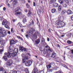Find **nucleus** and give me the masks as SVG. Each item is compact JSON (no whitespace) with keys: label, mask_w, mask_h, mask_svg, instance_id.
Wrapping results in <instances>:
<instances>
[{"label":"nucleus","mask_w":73,"mask_h":73,"mask_svg":"<svg viewBox=\"0 0 73 73\" xmlns=\"http://www.w3.org/2000/svg\"><path fill=\"white\" fill-rule=\"evenodd\" d=\"M11 53V56L14 57L16 56L17 53L19 52L18 49L15 48L13 47V46H11L9 47V50L8 53Z\"/></svg>","instance_id":"obj_1"},{"label":"nucleus","mask_w":73,"mask_h":73,"mask_svg":"<svg viewBox=\"0 0 73 73\" xmlns=\"http://www.w3.org/2000/svg\"><path fill=\"white\" fill-rule=\"evenodd\" d=\"M56 25L57 28H62L65 26V24L64 22H62L60 20L57 21L56 22Z\"/></svg>","instance_id":"obj_2"},{"label":"nucleus","mask_w":73,"mask_h":73,"mask_svg":"<svg viewBox=\"0 0 73 73\" xmlns=\"http://www.w3.org/2000/svg\"><path fill=\"white\" fill-rule=\"evenodd\" d=\"M4 54L5 56H4L3 57V59L5 61H8V58H7V57L8 58H10L11 57V53H10L9 52H8L7 53H4Z\"/></svg>","instance_id":"obj_3"},{"label":"nucleus","mask_w":73,"mask_h":73,"mask_svg":"<svg viewBox=\"0 0 73 73\" xmlns=\"http://www.w3.org/2000/svg\"><path fill=\"white\" fill-rule=\"evenodd\" d=\"M7 23L8 21H7V20L5 19L3 21L2 24V25H5V28H7V29H9V27L8 26V25H7Z\"/></svg>","instance_id":"obj_4"},{"label":"nucleus","mask_w":73,"mask_h":73,"mask_svg":"<svg viewBox=\"0 0 73 73\" xmlns=\"http://www.w3.org/2000/svg\"><path fill=\"white\" fill-rule=\"evenodd\" d=\"M21 56L23 58V63H24V62H26V61H27L26 60H28V59H29L28 57L27 56H26L25 54H22Z\"/></svg>","instance_id":"obj_5"},{"label":"nucleus","mask_w":73,"mask_h":73,"mask_svg":"<svg viewBox=\"0 0 73 73\" xmlns=\"http://www.w3.org/2000/svg\"><path fill=\"white\" fill-rule=\"evenodd\" d=\"M35 31V29H33V27H31L30 28V31L28 33L30 36H32L33 35V33Z\"/></svg>","instance_id":"obj_6"},{"label":"nucleus","mask_w":73,"mask_h":73,"mask_svg":"<svg viewBox=\"0 0 73 73\" xmlns=\"http://www.w3.org/2000/svg\"><path fill=\"white\" fill-rule=\"evenodd\" d=\"M38 69L37 68H35L34 69L33 71V72L32 73H38ZM44 73V72L43 71H41L39 72V73Z\"/></svg>","instance_id":"obj_7"},{"label":"nucleus","mask_w":73,"mask_h":73,"mask_svg":"<svg viewBox=\"0 0 73 73\" xmlns=\"http://www.w3.org/2000/svg\"><path fill=\"white\" fill-rule=\"evenodd\" d=\"M31 22H30V24H29L27 25L28 27H31L32 25H34V21H33V20H31Z\"/></svg>","instance_id":"obj_8"},{"label":"nucleus","mask_w":73,"mask_h":73,"mask_svg":"<svg viewBox=\"0 0 73 73\" xmlns=\"http://www.w3.org/2000/svg\"><path fill=\"white\" fill-rule=\"evenodd\" d=\"M35 43L34 44L35 45H38L39 44L40 42V39L38 38L35 41Z\"/></svg>","instance_id":"obj_9"},{"label":"nucleus","mask_w":73,"mask_h":73,"mask_svg":"<svg viewBox=\"0 0 73 73\" xmlns=\"http://www.w3.org/2000/svg\"><path fill=\"white\" fill-rule=\"evenodd\" d=\"M17 40H16L15 41L13 40H11L10 41V45H12V44H15L16 42H17Z\"/></svg>","instance_id":"obj_10"},{"label":"nucleus","mask_w":73,"mask_h":73,"mask_svg":"<svg viewBox=\"0 0 73 73\" xmlns=\"http://www.w3.org/2000/svg\"><path fill=\"white\" fill-rule=\"evenodd\" d=\"M20 50L24 52H27V49L25 48H23V47H21L19 48Z\"/></svg>","instance_id":"obj_11"},{"label":"nucleus","mask_w":73,"mask_h":73,"mask_svg":"<svg viewBox=\"0 0 73 73\" xmlns=\"http://www.w3.org/2000/svg\"><path fill=\"white\" fill-rule=\"evenodd\" d=\"M7 64H8L9 66H10L12 64V60H8L7 62Z\"/></svg>","instance_id":"obj_12"},{"label":"nucleus","mask_w":73,"mask_h":73,"mask_svg":"<svg viewBox=\"0 0 73 73\" xmlns=\"http://www.w3.org/2000/svg\"><path fill=\"white\" fill-rule=\"evenodd\" d=\"M66 12L67 14H68V15H70L73 13V12H72V11L70 10H68V11H67Z\"/></svg>","instance_id":"obj_13"},{"label":"nucleus","mask_w":73,"mask_h":73,"mask_svg":"<svg viewBox=\"0 0 73 73\" xmlns=\"http://www.w3.org/2000/svg\"><path fill=\"white\" fill-rule=\"evenodd\" d=\"M48 50H49V51H50V52H52V51H53V50L51 49V48H50L48 46H45V48H48Z\"/></svg>","instance_id":"obj_14"},{"label":"nucleus","mask_w":73,"mask_h":73,"mask_svg":"<svg viewBox=\"0 0 73 73\" xmlns=\"http://www.w3.org/2000/svg\"><path fill=\"white\" fill-rule=\"evenodd\" d=\"M20 11H21V9L20 7H17L15 9V12H20Z\"/></svg>","instance_id":"obj_15"},{"label":"nucleus","mask_w":73,"mask_h":73,"mask_svg":"<svg viewBox=\"0 0 73 73\" xmlns=\"http://www.w3.org/2000/svg\"><path fill=\"white\" fill-rule=\"evenodd\" d=\"M53 6L54 7H58V4L57 3H54L53 4Z\"/></svg>","instance_id":"obj_16"},{"label":"nucleus","mask_w":73,"mask_h":73,"mask_svg":"<svg viewBox=\"0 0 73 73\" xmlns=\"http://www.w3.org/2000/svg\"><path fill=\"white\" fill-rule=\"evenodd\" d=\"M56 57V54L55 53H53L52 54V57L53 58H54Z\"/></svg>","instance_id":"obj_17"},{"label":"nucleus","mask_w":73,"mask_h":73,"mask_svg":"<svg viewBox=\"0 0 73 73\" xmlns=\"http://www.w3.org/2000/svg\"><path fill=\"white\" fill-rule=\"evenodd\" d=\"M44 42H45V39L42 38L41 39V43L42 44H43L44 43Z\"/></svg>","instance_id":"obj_18"},{"label":"nucleus","mask_w":73,"mask_h":73,"mask_svg":"<svg viewBox=\"0 0 73 73\" xmlns=\"http://www.w3.org/2000/svg\"><path fill=\"white\" fill-rule=\"evenodd\" d=\"M33 38L34 39H37V35L36 34H34L33 35Z\"/></svg>","instance_id":"obj_19"},{"label":"nucleus","mask_w":73,"mask_h":73,"mask_svg":"<svg viewBox=\"0 0 73 73\" xmlns=\"http://www.w3.org/2000/svg\"><path fill=\"white\" fill-rule=\"evenodd\" d=\"M53 64L52 63H51L50 64L48 65L47 66V68L48 69H49L51 68V66L52 65V64Z\"/></svg>","instance_id":"obj_20"},{"label":"nucleus","mask_w":73,"mask_h":73,"mask_svg":"<svg viewBox=\"0 0 73 73\" xmlns=\"http://www.w3.org/2000/svg\"><path fill=\"white\" fill-rule=\"evenodd\" d=\"M27 18V17H26L25 19H23V22L24 24H25V23L27 21V19H26Z\"/></svg>","instance_id":"obj_21"},{"label":"nucleus","mask_w":73,"mask_h":73,"mask_svg":"<svg viewBox=\"0 0 73 73\" xmlns=\"http://www.w3.org/2000/svg\"><path fill=\"white\" fill-rule=\"evenodd\" d=\"M32 13H31V11L29 10V13L27 14L28 17H30V16H31V15Z\"/></svg>","instance_id":"obj_22"},{"label":"nucleus","mask_w":73,"mask_h":73,"mask_svg":"<svg viewBox=\"0 0 73 73\" xmlns=\"http://www.w3.org/2000/svg\"><path fill=\"white\" fill-rule=\"evenodd\" d=\"M65 0H58V2L59 3H60V4H62L63 3V2Z\"/></svg>","instance_id":"obj_23"},{"label":"nucleus","mask_w":73,"mask_h":73,"mask_svg":"<svg viewBox=\"0 0 73 73\" xmlns=\"http://www.w3.org/2000/svg\"><path fill=\"white\" fill-rule=\"evenodd\" d=\"M1 34H2L3 36H6V35H7V33L5 31L3 33H1Z\"/></svg>","instance_id":"obj_24"},{"label":"nucleus","mask_w":73,"mask_h":73,"mask_svg":"<svg viewBox=\"0 0 73 73\" xmlns=\"http://www.w3.org/2000/svg\"><path fill=\"white\" fill-rule=\"evenodd\" d=\"M27 62L30 66V65H32V62L31 60H29Z\"/></svg>","instance_id":"obj_25"},{"label":"nucleus","mask_w":73,"mask_h":73,"mask_svg":"<svg viewBox=\"0 0 73 73\" xmlns=\"http://www.w3.org/2000/svg\"><path fill=\"white\" fill-rule=\"evenodd\" d=\"M61 5H60L58 7V10L59 11H61Z\"/></svg>","instance_id":"obj_26"},{"label":"nucleus","mask_w":73,"mask_h":73,"mask_svg":"<svg viewBox=\"0 0 73 73\" xmlns=\"http://www.w3.org/2000/svg\"><path fill=\"white\" fill-rule=\"evenodd\" d=\"M5 70L3 68V67H1L0 68V71L1 72V71L2 72V73H3V72Z\"/></svg>","instance_id":"obj_27"},{"label":"nucleus","mask_w":73,"mask_h":73,"mask_svg":"<svg viewBox=\"0 0 73 73\" xmlns=\"http://www.w3.org/2000/svg\"><path fill=\"white\" fill-rule=\"evenodd\" d=\"M20 14H21V12L20 11L19 12H17V13H15V15L16 16H17V15H20Z\"/></svg>","instance_id":"obj_28"},{"label":"nucleus","mask_w":73,"mask_h":73,"mask_svg":"<svg viewBox=\"0 0 73 73\" xmlns=\"http://www.w3.org/2000/svg\"><path fill=\"white\" fill-rule=\"evenodd\" d=\"M56 11V10L54 9H53L52 10V13H55Z\"/></svg>","instance_id":"obj_29"},{"label":"nucleus","mask_w":73,"mask_h":73,"mask_svg":"<svg viewBox=\"0 0 73 73\" xmlns=\"http://www.w3.org/2000/svg\"><path fill=\"white\" fill-rule=\"evenodd\" d=\"M47 52H48L46 50H43V53H44V54H46Z\"/></svg>","instance_id":"obj_30"},{"label":"nucleus","mask_w":73,"mask_h":73,"mask_svg":"<svg viewBox=\"0 0 73 73\" xmlns=\"http://www.w3.org/2000/svg\"><path fill=\"white\" fill-rule=\"evenodd\" d=\"M8 70H5L3 71V73H8Z\"/></svg>","instance_id":"obj_31"},{"label":"nucleus","mask_w":73,"mask_h":73,"mask_svg":"<svg viewBox=\"0 0 73 73\" xmlns=\"http://www.w3.org/2000/svg\"><path fill=\"white\" fill-rule=\"evenodd\" d=\"M25 62V66H30V65L27 62V63Z\"/></svg>","instance_id":"obj_32"},{"label":"nucleus","mask_w":73,"mask_h":73,"mask_svg":"<svg viewBox=\"0 0 73 73\" xmlns=\"http://www.w3.org/2000/svg\"><path fill=\"white\" fill-rule=\"evenodd\" d=\"M3 29H2V28L0 27V33L1 34V33H3Z\"/></svg>","instance_id":"obj_33"},{"label":"nucleus","mask_w":73,"mask_h":73,"mask_svg":"<svg viewBox=\"0 0 73 73\" xmlns=\"http://www.w3.org/2000/svg\"><path fill=\"white\" fill-rule=\"evenodd\" d=\"M17 2L16 1H15L13 2V4L14 5H16V4H17Z\"/></svg>","instance_id":"obj_34"},{"label":"nucleus","mask_w":73,"mask_h":73,"mask_svg":"<svg viewBox=\"0 0 73 73\" xmlns=\"http://www.w3.org/2000/svg\"><path fill=\"white\" fill-rule=\"evenodd\" d=\"M67 43L68 44H70L72 43V42L70 41V40H68L67 41Z\"/></svg>","instance_id":"obj_35"},{"label":"nucleus","mask_w":73,"mask_h":73,"mask_svg":"<svg viewBox=\"0 0 73 73\" xmlns=\"http://www.w3.org/2000/svg\"><path fill=\"white\" fill-rule=\"evenodd\" d=\"M53 69H50L49 70H48V72H52L53 71Z\"/></svg>","instance_id":"obj_36"},{"label":"nucleus","mask_w":73,"mask_h":73,"mask_svg":"<svg viewBox=\"0 0 73 73\" xmlns=\"http://www.w3.org/2000/svg\"><path fill=\"white\" fill-rule=\"evenodd\" d=\"M62 15H64V14H65V11L64 10H63L62 12Z\"/></svg>","instance_id":"obj_37"},{"label":"nucleus","mask_w":73,"mask_h":73,"mask_svg":"<svg viewBox=\"0 0 73 73\" xmlns=\"http://www.w3.org/2000/svg\"><path fill=\"white\" fill-rule=\"evenodd\" d=\"M54 2L52 0H50V4H52Z\"/></svg>","instance_id":"obj_38"},{"label":"nucleus","mask_w":73,"mask_h":73,"mask_svg":"<svg viewBox=\"0 0 73 73\" xmlns=\"http://www.w3.org/2000/svg\"><path fill=\"white\" fill-rule=\"evenodd\" d=\"M35 34L36 35H40V33H39V32L38 31H37L35 33Z\"/></svg>","instance_id":"obj_39"},{"label":"nucleus","mask_w":73,"mask_h":73,"mask_svg":"<svg viewBox=\"0 0 73 73\" xmlns=\"http://www.w3.org/2000/svg\"><path fill=\"white\" fill-rule=\"evenodd\" d=\"M12 73H17V71L15 70H13V72Z\"/></svg>","instance_id":"obj_40"},{"label":"nucleus","mask_w":73,"mask_h":73,"mask_svg":"<svg viewBox=\"0 0 73 73\" xmlns=\"http://www.w3.org/2000/svg\"><path fill=\"white\" fill-rule=\"evenodd\" d=\"M39 60L40 61H41L42 60V58H41V57H38Z\"/></svg>","instance_id":"obj_41"},{"label":"nucleus","mask_w":73,"mask_h":73,"mask_svg":"<svg viewBox=\"0 0 73 73\" xmlns=\"http://www.w3.org/2000/svg\"><path fill=\"white\" fill-rule=\"evenodd\" d=\"M46 57H49V54L48 53L46 54Z\"/></svg>","instance_id":"obj_42"},{"label":"nucleus","mask_w":73,"mask_h":73,"mask_svg":"<svg viewBox=\"0 0 73 73\" xmlns=\"http://www.w3.org/2000/svg\"><path fill=\"white\" fill-rule=\"evenodd\" d=\"M26 6H27V8H29V7H30V6L29 5V4H27Z\"/></svg>","instance_id":"obj_43"},{"label":"nucleus","mask_w":73,"mask_h":73,"mask_svg":"<svg viewBox=\"0 0 73 73\" xmlns=\"http://www.w3.org/2000/svg\"><path fill=\"white\" fill-rule=\"evenodd\" d=\"M11 31L12 33H14V31H13V28H12L11 29Z\"/></svg>","instance_id":"obj_44"},{"label":"nucleus","mask_w":73,"mask_h":73,"mask_svg":"<svg viewBox=\"0 0 73 73\" xmlns=\"http://www.w3.org/2000/svg\"><path fill=\"white\" fill-rule=\"evenodd\" d=\"M22 70L23 72H25V68H23L22 69Z\"/></svg>","instance_id":"obj_45"},{"label":"nucleus","mask_w":73,"mask_h":73,"mask_svg":"<svg viewBox=\"0 0 73 73\" xmlns=\"http://www.w3.org/2000/svg\"><path fill=\"white\" fill-rule=\"evenodd\" d=\"M3 42V41H2V40H1V39H0V44H1Z\"/></svg>","instance_id":"obj_46"},{"label":"nucleus","mask_w":73,"mask_h":73,"mask_svg":"<svg viewBox=\"0 0 73 73\" xmlns=\"http://www.w3.org/2000/svg\"><path fill=\"white\" fill-rule=\"evenodd\" d=\"M64 67L65 68H66V69H68V67L67 66H66V65H64Z\"/></svg>","instance_id":"obj_47"},{"label":"nucleus","mask_w":73,"mask_h":73,"mask_svg":"<svg viewBox=\"0 0 73 73\" xmlns=\"http://www.w3.org/2000/svg\"><path fill=\"white\" fill-rule=\"evenodd\" d=\"M64 7H65V8H66V7H67V5H66V4H64Z\"/></svg>","instance_id":"obj_48"},{"label":"nucleus","mask_w":73,"mask_h":73,"mask_svg":"<svg viewBox=\"0 0 73 73\" xmlns=\"http://www.w3.org/2000/svg\"><path fill=\"white\" fill-rule=\"evenodd\" d=\"M2 52H3V50L0 49V54H1Z\"/></svg>","instance_id":"obj_49"},{"label":"nucleus","mask_w":73,"mask_h":73,"mask_svg":"<svg viewBox=\"0 0 73 73\" xmlns=\"http://www.w3.org/2000/svg\"><path fill=\"white\" fill-rule=\"evenodd\" d=\"M33 5L34 7H35V6H36V3H35V2L33 3Z\"/></svg>","instance_id":"obj_50"},{"label":"nucleus","mask_w":73,"mask_h":73,"mask_svg":"<svg viewBox=\"0 0 73 73\" xmlns=\"http://www.w3.org/2000/svg\"><path fill=\"white\" fill-rule=\"evenodd\" d=\"M48 32L50 33H51V31H50V29H49L48 30Z\"/></svg>","instance_id":"obj_51"},{"label":"nucleus","mask_w":73,"mask_h":73,"mask_svg":"<svg viewBox=\"0 0 73 73\" xmlns=\"http://www.w3.org/2000/svg\"><path fill=\"white\" fill-rule=\"evenodd\" d=\"M22 3H25V1L24 0H22Z\"/></svg>","instance_id":"obj_52"},{"label":"nucleus","mask_w":73,"mask_h":73,"mask_svg":"<svg viewBox=\"0 0 73 73\" xmlns=\"http://www.w3.org/2000/svg\"><path fill=\"white\" fill-rule=\"evenodd\" d=\"M19 39H20L21 40V41H23V39L21 37Z\"/></svg>","instance_id":"obj_53"},{"label":"nucleus","mask_w":73,"mask_h":73,"mask_svg":"<svg viewBox=\"0 0 73 73\" xmlns=\"http://www.w3.org/2000/svg\"><path fill=\"white\" fill-rule=\"evenodd\" d=\"M21 24V23H20V22H19L18 23L17 25H19L20 26V25Z\"/></svg>","instance_id":"obj_54"},{"label":"nucleus","mask_w":73,"mask_h":73,"mask_svg":"<svg viewBox=\"0 0 73 73\" xmlns=\"http://www.w3.org/2000/svg\"><path fill=\"white\" fill-rule=\"evenodd\" d=\"M17 38H19V39H20V36H17Z\"/></svg>","instance_id":"obj_55"},{"label":"nucleus","mask_w":73,"mask_h":73,"mask_svg":"<svg viewBox=\"0 0 73 73\" xmlns=\"http://www.w3.org/2000/svg\"><path fill=\"white\" fill-rule=\"evenodd\" d=\"M47 40L48 41H49L50 40L49 38H47Z\"/></svg>","instance_id":"obj_56"},{"label":"nucleus","mask_w":73,"mask_h":73,"mask_svg":"<svg viewBox=\"0 0 73 73\" xmlns=\"http://www.w3.org/2000/svg\"><path fill=\"white\" fill-rule=\"evenodd\" d=\"M19 26L20 27H23V25H22V24H21Z\"/></svg>","instance_id":"obj_57"},{"label":"nucleus","mask_w":73,"mask_h":73,"mask_svg":"<svg viewBox=\"0 0 73 73\" xmlns=\"http://www.w3.org/2000/svg\"><path fill=\"white\" fill-rule=\"evenodd\" d=\"M21 31L22 32H24V29H21Z\"/></svg>","instance_id":"obj_58"},{"label":"nucleus","mask_w":73,"mask_h":73,"mask_svg":"<svg viewBox=\"0 0 73 73\" xmlns=\"http://www.w3.org/2000/svg\"><path fill=\"white\" fill-rule=\"evenodd\" d=\"M8 34H9V35H10V34H11V32L10 31H8Z\"/></svg>","instance_id":"obj_59"},{"label":"nucleus","mask_w":73,"mask_h":73,"mask_svg":"<svg viewBox=\"0 0 73 73\" xmlns=\"http://www.w3.org/2000/svg\"><path fill=\"white\" fill-rule=\"evenodd\" d=\"M26 37L27 38H28V35L27 34L26 35Z\"/></svg>","instance_id":"obj_60"},{"label":"nucleus","mask_w":73,"mask_h":73,"mask_svg":"<svg viewBox=\"0 0 73 73\" xmlns=\"http://www.w3.org/2000/svg\"><path fill=\"white\" fill-rule=\"evenodd\" d=\"M25 11L26 12H28V10H27V9H25Z\"/></svg>","instance_id":"obj_61"},{"label":"nucleus","mask_w":73,"mask_h":73,"mask_svg":"<svg viewBox=\"0 0 73 73\" xmlns=\"http://www.w3.org/2000/svg\"><path fill=\"white\" fill-rule=\"evenodd\" d=\"M71 53H72V54H73V50H71Z\"/></svg>","instance_id":"obj_62"},{"label":"nucleus","mask_w":73,"mask_h":73,"mask_svg":"<svg viewBox=\"0 0 73 73\" xmlns=\"http://www.w3.org/2000/svg\"><path fill=\"white\" fill-rule=\"evenodd\" d=\"M3 9L4 11H5V9H6V8H5V7H4L3 8Z\"/></svg>","instance_id":"obj_63"},{"label":"nucleus","mask_w":73,"mask_h":73,"mask_svg":"<svg viewBox=\"0 0 73 73\" xmlns=\"http://www.w3.org/2000/svg\"><path fill=\"white\" fill-rule=\"evenodd\" d=\"M13 22L14 23V22H15V21H16V19H13Z\"/></svg>","instance_id":"obj_64"}]
</instances>
